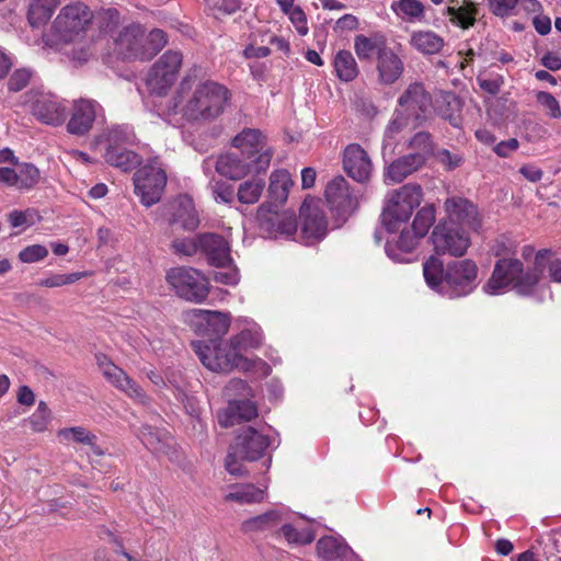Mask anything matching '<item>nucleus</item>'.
I'll return each instance as SVG.
<instances>
[{
	"label": "nucleus",
	"mask_w": 561,
	"mask_h": 561,
	"mask_svg": "<svg viewBox=\"0 0 561 561\" xmlns=\"http://www.w3.org/2000/svg\"><path fill=\"white\" fill-rule=\"evenodd\" d=\"M239 332L227 341H196L193 350L202 364L215 373H230L233 369L251 371L256 367L267 368L260 358H251L248 353L261 346L263 335L261 328L253 320L239 318L236 320Z\"/></svg>",
	"instance_id": "f257e3e1"
},
{
	"label": "nucleus",
	"mask_w": 561,
	"mask_h": 561,
	"mask_svg": "<svg viewBox=\"0 0 561 561\" xmlns=\"http://www.w3.org/2000/svg\"><path fill=\"white\" fill-rule=\"evenodd\" d=\"M193 81L185 77L180 82L174 96L165 105H157V114L174 126L181 119L188 122H211L227 108L230 91L215 81H205L192 90Z\"/></svg>",
	"instance_id": "f03ea898"
},
{
	"label": "nucleus",
	"mask_w": 561,
	"mask_h": 561,
	"mask_svg": "<svg viewBox=\"0 0 561 561\" xmlns=\"http://www.w3.org/2000/svg\"><path fill=\"white\" fill-rule=\"evenodd\" d=\"M426 284L437 293L457 298L467 296L477 286L478 266L469 259L453 261L444 267L443 262L431 256L423 265Z\"/></svg>",
	"instance_id": "7ed1b4c3"
},
{
	"label": "nucleus",
	"mask_w": 561,
	"mask_h": 561,
	"mask_svg": "<svg viewBox=\"0 0 561 561\" xmlns=\"http://www.w3.org/2000/svg\"><path fill=\"white\" fill-rule=\"evenodd\" d=\"M549 255L548 249L536 252L534 265L526 272L517 259L499 260L483 290L489 295H499L513 287L522 295H529L541 279Z\"/></svg>",
	"instance_id": "20e7f679"
},
{
	"label": "nucleus",
	"mask_w": 561,
	"mask_h": 561,
	"mask_svg": "<svg viewBox=\"0 0 561 561\" xmlns=\"http://www.w3.org/2000/svg\"><path fill=\"white\" fill-rule=\"evenodd\" d=\"M422 198L423 191L419 184H405L390 192L381 214L386 230L393 233L405 225L413 210L420 206Z\"/></svg>",
	"instance_id": "39448f33"
},
{
	"label": "nucleus",
	"mask_w": 561,
	"mask_h": 561,
	"mask_svg": "<svg viewBox=\"0 0 561 561\" xmlns=\"http://www.w3.org/2000/svg\"><path fill=\"white\" fill-rule=\"evenodd\" d=\"M94 19L93 11L82 1L62 7L54 21V30L64 43L83 36Z\"/></svg>",
	"instance_id": "423d86ee"
},
{
	"label": "nucleus",
	"mask_w": 561,
	"mask_h": 561,
	"mask_svg": "<svg viewBox=\"0 0 561 561\" xmlns=\"http://www.w3.org/2000/svg\"><path fill=\"white\" fill-rule=\"evenodd\" d=\"M167 184V172L159 157L148 159L134 175L135 193L144 206L157 204Z\"/></svg>",
	"instance_id": "0eeeda50"
},
{
	"label": "nucleus",
	"mask_w": 561,
	"mask_h": 561,
	"mask_svg": "<svg viewBox=\"0 0 561 561\" xmlns=\"http://www.w3.org/2000/svg\"><path fill=\"white\" fill-rule=\"evenodd\" d=\"M183 56L178 50H167L149 69L146 87L151 95L163 96L178 80Z\"/></svg>",
	"instance_id": "6e6552de"
},
{
	"label": "nucleus",
	"mask_w": 561,
	"mask_h": 561,
	"mask_svg": "<svg viewBox=\"0 0 561 561\" xmlns=\"http://www.w3.org/2000/svg\"><path fill=\"white\" fill-rule=\"evenodd\" d=\"M167 282L176 295L187 301L202 302L209 293L208 279L193 267H173L167 273Z\"/></svg>",
	"instance_id": "1a4fd4ad"
},
{
	"label": "nucleus",
	"mask_w": 561,
	"mask_h": 561,
	"mask_svg": "<svg viewBox=\"0 0 561 561\" xmlns=\"http://www.w3.org/2000/svg\"><path fill=\"white\" fill-rule=\"evenodd\" d=\"M232 146L240 154L254 164L256 172L265 171L271 163L274 151L267 145L266 137L255 128L242 129L232 140Z\"/></svg>",
	"instance_id": "9d476101"
},
{
	"label": "nucleus",
	"mask_w": 561,
	"mask_h": 561,
	"mask_svg": "<svg viewBox=\"0 0 561 561\" xmlns=\"http://www.w3.org/2000/svg\"><path fill=\"white\" fill-rule=\"evenodd\" d=\"M431 240L437 254L455 257L465 255L471 244L470 236L463 227L443 221L434 228Z\"/></svg>",
	"instance_id": "9b49d317"
},
{
	"label": "nucleus",
	"mask_w": 561,
	"mask_h": 561,
	"mask_svg": "<svg viewBox=\"0 0 561 561\" xmlns=\"http://www.w3.org/2000/svg\"><path fill=\"white\" fill-rule=\"evenodd\" d=\"M300 216L301 237L306 244H312L325 237L328 221L319 199L306 198L300 207Z\"/></svg>",
	"instance_id": "f8f14e48"
},
{
	"label": "nucleus",
	"mask_w": 561,
	"mask_h": 561,
	"mask_svg": "<svg viewBox=\"0 0 561 561\" xmlns=\"http://www.w3.org/2000/svg\"><path fill=\"white\" fill-rule=\"evenodd\" d=\"M98 365L105 379L134 401L146 404L148 397L144 389L122 368L113 364L105 355L96 356Z\"/></svg>",
	"instance_id": "ddd939ff"
},
{
	"label": "nucleus",
	"mask_w": 561,
	"mask_h": 561,
	"mask_svg": "<svg viewBox=\"0 0 561 561\" xmlns=\"http://www.w3.org/2000/svg\"><path fill=\"white\" fill-rule=\"evenodd\" d=\"M27 103L33 115L42 123L58 126L66 119L67 106L54 94L34 92L30 94Z\"/></svg>",
	"instance_id": "4468645a"
},
{
	"label": "nucleus",
	"mask_w": 561,
	"mask_h": 561,
	"mask_svg": "<svg viewBox=\"0 0 561 561\" xmlns=\"http://www.w3.org/2000/svg\"><path fill=\"white\" fill-rule=\"evenodd\" d=\"M331 209L340 217H347L357 208L358 201L347 181L339 175L332 179L324 192Z\"/></svg>",
	"instance_id": "2eb2a0df"
},
{
	"label": "nucleus",
	"mask_w": 561,
	"mask_h": 561,
	"mask_svg": "<svg viewBox=\"0 0 561 561\" xmlns=\"http://www.w3.org/2000/svg\"><path fill=\"white\" fill-rule=\"evenodd\" d=\"M444 208L447 216L445 222L474 231L481 227L477 206L467 198L451 196L445 201Z\"/></svg>",
	"instance_id": "dca6fc26"
},
{
	"label": "nucleus",
	"mask_w": 561,
	"mask_h": 561,
	"mask_svg": "<svg viewBox=\"0 0 561 561\" xmlns=\"http://www.w3.org/2000/svg\"><path fill=\"white\" fill-rule=\"evenodd\" d=\"M400 111L414 121L425 118L426 113L432 106V99L424 85L420 82H413L408 85L398 100Z\"/></svg>",
	"instance_id": "f3484780"
},
{
	"label": "nucleus",
	"mask_w": 561,
	"mask_h": 561,
	"mask_svg": "<svg viewBox=\"0 0 561 561\" xmlns=\"http://www.w3.org/2000/svg\"><path fill=\"white\" fill-rule=\"evenodd\" d=\"M270 437L252 426L241 428L236 437L233 448L241 459L255 461L262 458L270 447Z\"/></svg>",
	"instance_id": "a211bd4d"
},
{
	"label": "nucleus",
	"mask_w": 561,
	"mask_h": 561,
	"mask_svg": "<svg viewBox=\"0 0 561 561\" xmlns=\"http://www.w3.org/2000/svg\"><path fill=\"white\" fill-rule=\"evenodd\" d=\"M145 31L138 24L123 28L115 38V50L124 59L144 60Z\"/></svg>",
	"instance_id": "6ab92c4d"
},
{
	"label": "nucleus",
	"mask_w": 561,
	"mask_h": 561,
	"mask_svg": "<svg viewBox=\"0 0 561 561\" xmlns=\"http://www.w3.org/2000/svg\"><path fill=\"white\" fill-rule=\"evenodd\" d=\"M192 314L197 330L205 336L221 337L231 324L230 313L227 312L194 309Z\"/></svg>",
	"instance_id": "aec40b11"
},
{
	"label": "nucleus",
	"mask_w": 561,
	"mask_h": 561,
	"mask_svg": "<svg viewBox=\"0 0 561 561\" xmlns=\"http://www.w3.org/2000/svg\"><path fill=\"white\" fill-rule=\"evenodd\" d=\"M343 164L346 173L357 182L367 181L371 174V161L357 144H351L345 148Z\"/></svg>",
	"instance_id": "412c9836"
},
{
	"label": "nucleus",
	"mask_w": 561,
	"mask_h": 561,
	"mask_svg": "<svg viewBox=\"0 0 561 561\" xmlns=\"http://www.w3.org/2000/svg\"><path fill=\"white\" fill-rule=\"evenodd\" d=\"M99 104L91 100H79L73 104L72 115L67 124L71 135L83 136L90 131L96 116Z\"/></svg>",
	"instance_id": "4be33fe9"
},
{
	"label": "nucleus",
	"mask_w": 561,
	"mask_h": 561,
	"mask_svg": "<svg viewBox=\"0 0 561 561\" xmlns=\"http://www.w3.org/2000/svg\"><path fill=\"white\" fill-rule=\"evenodd\" d=\"M201 253H203L208 262L217 267H225L231 263L230 244L221 236L216 233L201 234Z\"/></svg>",
	"instance_id": "5701e85b"
},
{
	"label": "nucleus",
	"mask_w": 561,
	"mask_h": 561,
	"mask_svg": "<svg viewBox=\"0 0 561 561\" xmlns=\"http://www.w3.org/2000/svg\"><path fill=\"white\" fill-rule=\"evenodd\" d=\"M172 218L170 225L179 224L184 230H195L199 225L198 214L193 198L187 194L179 195L170 204Z\"/></svg>",
	"instance_id": "b1692460"
},
{
	"label": "nucleus",
	"mask_w": 561,
	"mask_h": 561,
	"mask_svg": "<svg viewBox=\"0 0 561 561\" xmlns=\"http://www.w3.org/2000/svg\"><path fill=\"white\" fill-rule=\"evenodd\" d=\"M378 80L382 84H392L400 79L404 71L402 58L387 47L381 50L377 58Z\"/></svg>",
	"instance_id": "393cba45"
},
{
	"label": "nucleus",
	"mask_w": 561,
	"mask_h": 561,
	"mask_svg": "<svg viewBox=\"0 0 561 561\" xmlns=\"http://www.w3.org/2000/svg\"><path fill=\"white\" fill-rule=\"evenodd\" d=\"M216 171L230 180H240L249 173H257L254 164L244 157L236 153H224L217 158L215 164Z\"/></svg>",
	"instance_id": "a878e982"
},
{
	"label": "nucleus",
	"mask_w": 561,
	"mask_h": 561,
	"mask_svg": "<svg viewBox=\"0 0 561 561\" xmlns=\"http://www.w3.org/2000/svg\"><path fill=\"white\" fill-rule=\"evenodd\" d=\"M257 416L256 405L249 399L230 400L222 414L219 415V423L224 427H230L243 421H251Z\"/></svg>",
	"instance_id": "bb28decb"
},
{
	"label": "nucleus",
	"mask_w": 561,
	"mask_h": 561,
	"mask_svg": "<svg viewBox=\"0 0 561 561\" xmlns=\"http://www.w3.org/2000/svg\"><path fill=\"white\" fill-rule=\"evenodd\" d=\"M317 554L323 561H347L353 551L342 538L325 536L317 542Z\"/></svg>",
	"instance_id": "cd10ccee"
},
{
	"label": "nucleus",
	"mask_w": 561,
	"mask_h": 561,
	"mask_svg": "<svg viewBox=\"0 0 561 561\" xmlns=\"http://www.w3.org/2000/svg\"><path fill=\"white\" fill-rule=\"evenodd\" d=\"M421 239L413 229L404 228L396 241H387L386 253L394 262H407L405 255L417 247Z\"/></svg>",
	"instance_id": "c85d7f7f"
},
{
	"label": "nucleus",
	"mask_w": 561,
	"mask_h": 561,
	"mask_svg": "<svg viewBox=\"0 0 561 561\" xmlns=\"http://www.w3.org/2000/svg\"><path fill=\"white\" fill-rule=\"evenodd\" d=\"M446 12L454 25L467 30L474 25L478 8L472 0H449Z\"/></svg>",
	"instance_id": "c756f323"
},
{
	"label": "nucleus",
	"mask_w": 561,
	"mask_h": 561,
	"mask_svg": "<svg viewBox=\"0 0 561 561\" xmlns=\"http://www.w3.org/2000/svg\"><path fill=\"white\" fill-rule=\"evenodd\" d=\"M424 164L423 153H410L393 161L385 174L386 181L391 183L402 182L411 173Z\"/></svg>",
	"instance_id": "7c9ffc66"
},
{
	"label": "nucleus",
	"mask_w": 561,
	"mask_h": 561,
	"mask_svg": "<svg viewBox=\"0 0 561 561\" xmlns=\"http://www.w3.org/2000/svg\"><path fill=\"white\" fill-rule=\"evenodd\" d=\"M60 5V0H30L26 18L33 28L45 26L56 9Z\"/></svg>",
	"instance_id": "2f4dec72"
},
{
	"label": "nucleus",
	"mask_w": 561,
	"mask_h": 561,
	"mask_svg": "<svg viewBox=\"0 0 561 561\" xmlns=\"http://www.w3.org/2000/svg\"><path fill=\"white\" fill-rule=\"evenodd\" d=\"M267 485L255 486L253 484H236L225 495V501L239 504H254L263 502L267 496Z\"/></svg>",
	"instance_id": "473e14b6"
},
{
	"label": "nucleus",
	"mask_w": 561,
	"mask_h": 561,
	"mask_svg": "<svg viewBox=\"0 0 561 561\" xmlns=\"http://www.w3.org/2000/svg\"><path fill=\"white\" fill-rule=\"evenodd\" d=\"M278 534L289 545L297 546L311 543L316 537L314 530L310 526L305 525L302 518H297L291 523H282Z\"/></svg>",
	"instance_id": "72a5a7b5"
},
{
	"label": "nucleus",
	"mask_w": 561,
	"mask_h": 561,
	"mask_svg": "<svg viewBox=\"0 0 561 561\" xmlns=\"http://www.w3.org/2000/svg\"><path fill=\"white\" fill-rule=\"evenodd\" d=\"M139 437L142 444L156 454H168L172 443V437L168 432L154 428L150 425H144L141 427Z\"/></svg>",
	"instance_id": "f704fd0d"
},
{
	"label": "nucleus",
	"mask_w": 561,
	"mask_h": 561,
	"mask_svg": "<svg viewBox=\"0 0 561 561\" xmlns=\"http://www.w3.org/2000/svg\"><path fill=\"white\" fill-rule=\"evenodd\" d=\"M271 236L290 238L297 231V221L293 213L273 214L265 221Z\"/></svg>",
	"instance_id": "c9c22d12"
},
{
	"label": "nucleus",
	"mask_w": 561,
	"mask_h": 561,
	"mask_svg": "<svg viewBox=\"0 0 561 561\" xmlns=\"http://www.w3.org/2000/svg\"><path fill=\"white\" fill-rule=\"evenodd\" d=\"M283 522L284 514L279 510H271L244 520L241 529L244 533L265 531L276 528Z\"/></svg>",
	"instance_id": "e433bc0d"
},
{
	"label": "nucleus",
	"mask_w": 561,
	"mask_h": 561,
	"mask_svg": "<svg viewBox=\"0 0 561 561\" xmlns=\"http://www.w3.org/2000/svg\"><path fill=\"white\" fill-rule=\"evenodd\" d=\"M386 41L382 35L374 36L357 35L354 38V50L359 60H370L374 55L379 56L386 49Z\"/></svg>",
	"instance_id": "4c0bfd02"
},
{
	"label": "nucleus",
	"mask_w": 561,
	"mask_h": 561,
	"mask_svg": "<svg viewBox=\"0 0 561 561\" xmlns=\"http://www.w3.org/2000/svg\"><path fill=\"white\" fill-rule=\"evenodd\" d=\"M57 436L60 440L66 443L75 442L90 446L93 454L96 456L103 455V450L96 445V436L85 427L73 426L61 428L58 431Z\"/></svg>",
	"instance_id": "58836bf2"
},
{
	"label": "nucleus",
	"mask_w": 561,
	"mask_h": 561,
	"mask_svg": "<svg viewBox=\"0 0 561 561\" xmlns=\"http://www.w3.org/2000/svg\"><path fill=\"white\" fill-rule=\"evenodd\" d=\"M335 76L343 82H351L359 73L358 65L350 50H339L333 58Z\"/></svg>",
	"instance_id": "ea45409f"
},
{
	"label": "nucleus",
	"mask_w": 561,
	"mask_h": 561,
	"mask_svg": "<svg viewBox=\"0 0 561 561\" xmlns=\"http://www.w3.org/2000/svg\"><path fill=\"white\" fill-rule=\"evenodd\" d=\"M293 184L291 175L287 170L280 169L272 172L268 185L270 197L275 203L286 202Z\"/></svg>",
	"instance_id": "a19ab883"
},
{
	"label": "nucleus",
	"mask_w": 561,
	"mask_h": 561,
	"mask_svg": "<svg viewBox=\"0 0 561 561\" xmlns=\"http://www.w3.org/2000/svg\"><path fill=\"white\" fill-rule=\"evenodd\" d=\"M410 43L413 48L425 55L437 54L444 46V39L433 31L413 32Z\"/></svg>",
	"instance_id": "79ce46f5"
},
{
	"label": "nucleus",
	"mask_w": 561,
	"mask_h": 561,
	"mask_svg": "<svg viewBox=\"0 0 561 561\" xmlns=\"http://www.w3.org/2000/svg\"><path fill=\"white\" fill-rule=\"evenodd\" d=\"M105 161L125 172L133 170L139 164V157L127 148H106L104 154Z\"/></svg>",
	"instance_id": "37998d69"
},
{
	"label": "nucleus",
	"mask_w": 561,
	"mask_h": 561,
	"mask_svg": "<svg viewBox=\"0 0 561 561\" xmlns=\"http://www.w3.org/2000/svg\"><path fill=\"white\" fill-rule=\"evenodd\" d=\"M103 137L107 142L106 148H126L136 139L133 128L127 124L112 126Z\"/></svg>",
	"instance_id": "c03bdc74"
},
{
	"label": "nucleus",
	"mask_w": 561,
	"mask_h": 561,
	"mask_svg": "<svg viewBox=\"0 0 561 561\" xmlns=\"http://www.w3.org/2000/svg\"><path fill=\"white\" fill-rule=\"evenodd\" d=\"M13 167L16 173V190L28 191L39 182L41 172L33 163L19 160Z\"/></svg>",
	"instance_id": "a18cd8bd"
},
{
	"label": "nucleus",
	"mask_w": 561,
	"mask_h": 561,
	"mask_svg": "<svg viewBox=\"0 0 561 561\" xmlns=\"http://www.w3.org/2000/svg\"><path fill=\"white\" fill-rule=\"evenodd\" d=\"M392 11L409 22L422 21L425 15L424 5L419 0H398L391 4Z\"/></svg>",
	"instance_id": "49530a36"
},
{
	"label": "nucleus",
	"mask_w": 561,
	"mask_h": 561,
	"mask_svg": "<svg viewBox=\"0 0 561 561\" xmlns=\"http://www.w3.org/2000/svg\"><path fill=\"white\" fill-rule=\"evenodd\" d=\"M265 187V181L260 178H254L244 181L239 185L237 198L239 203L252 205L259 202Z\"/></svg>",
	"instance_id": "de8ad7c7"
},
{
	"label": "nucleus",
	"mask_w": 561,
	"mask_h": 561,
	"mask_svg": "<svg viewBox=\"0 0 561 561\" xmlns=\"http://www.w3.org/2000/svg\"><path fill=\"white\" fill-rule=\"evenodd\" d=\"M436 210L434 205H425L417 213L412 224V229L421 238L425 237L435 222Z\"/></svg>",
	"instance_id": "09e8293b"
},
{
	"label": "nucleus",
	"mask_w": 561,
	"mask_h": 561,
	"mask_svg": "<svg viewBox=\"0 0 561 561\" xmlns=\"http://www.w3.org/2000/svg\"><path fill=\"white\" fill-rule=\"evenodd\" d=\"M144 60L152 58L167 44V35L162 30L154 28L149 34H145Z\"/></svg>",
	"instance_id": "8fccbe9b"
},
{
	"label": "nucleus",
	"mask_w": 561,
	"mask_h": 561,
	"mask_svg": "<svg viewBox=\"0 0 561 561\" xmlns=\"http://www.w3.org/2000/svg\"><path fill=\"white\" fill-rule=\"evenodd\" d=\"M50 410L46 402L39 401L35 412L24 422H27L33 432L41 433L47 430L50 423Z\"/></svg>",
	"instance_id": "3c124183"
},
{
	"label": "nucleus",
	"mask_w": 561,
	"mask_h": 561,
	"mask_svg": "<svg viewBox=\"0 0 561 561\" xmlns=\"http://www.w3.org/2000/svg\"><path fill=\"white\" fill-rule=\"evenodd\" d=\"M209 188L214 199L221 204H231L234 201L233 186L221 180H211Z\"/></svg>",
	"instance_id": "603ef678"
},
{
	"label": "nucleus",
	"mask_w": 561,
	"mask_h": 561,
	"mask_svg": "<svg viewBox=\"0 0 561 561\" xmlns=\"http://www.w3.org/2000/svg\"><path fill=\"white\" fill-rule=\"evenodd\" d=\"M41 216L34 208H27L25 210H12L8 215V220L13 228L22 226H32L38 221Z\"/></svg>",
	"instance_id": "864d4df0"
},
{
	"label": "nucleus",
	"mask_w": 561,
	"mask_h": 561,
	"mask_svg": "<svg viewBox=\"0 0 561 561\" xmlns=\"http://www.w3.org/2000/svg\"><path fill=\"white\" fill-rule=\"evenodd\" d=\"M201 234L193 238L175 239L172 242V249L176 254L192 256L201 252Z\"/></svg>",
	"instance_id": "5fc2aeb1"
},
{
	"label": "nucleus",
	"mask_w": 561,
	"mask_h": 561,
	"mask_svg": "<svg viewBox=\"0 0 561 561\" xmlns=\"http://www.w3.org/2000/svg\"><path fill=\"white\" fill-rule=\"evenodd\" d=\"M84 276L83 273L76 272L70 274H53L38 282V286L54 288L73 284Z\"/></svg>",
	"instance_id": "6e6d98bb"
},
{
	"label": "nucleus",
	"mask_w": 561,
	"mask_h": 561,
	"mask_svg": "<svg viewBox=\"0 0 561 561\" xmlns=\"http://www.w3.org/2000/svg\"><path fill=\"white\" fill-rule=\"evenodd\" d=\"M537 102L547 111L552 118L561 117V107L558 100L549 92L540 91L536 95Z\"/></svg>",
	"instance_id": "4d7b16f0"
},
{
	"label": "nucleus",
	"mask_w": 561,
	"mask_h": 561,
	"mask_svg": "<svg viewBox=\"0 0 561 561\" xmlns=\"http://www.w3.org/2000/svg\"><path fill=\"white\" fill-rule=\"evenodd\" d=\"M48 255V250L42 244H32L24 248L19 253V259L23 263H35L44 260Z\"/></svg>",
	"instance_id": "13d9d810"
},
{
	"label": "nucleus",
	"mask_w": 561,
	"mask_h": 561,
	"mask_svg": "<svg viewBox=\"0 0 561 561\" xmlns=\"http://www.w3.org/2000/svg\"><path fill=\"white\" fill-rule=\"evenodd\" d=\"M220 268L221 270L216 271L213 275L215 282L229 286H236L239 283L240 275L236 267H231L230 264H228Z\"/></svg>",
	"instance_id": "bf43d9fd"
},
{
	"label": "nucleus",
	"mask_w": 561,
	"mask_h": 561,
	"mask_svg": "<svg viewBox=\"0 0 561 561\" xmlns=\"http://www.w3.org/2000/svg\"><path fill=\"white\" fill-rule=\"evenodd\" d=\"M410 147L415 150L414 153H423V161L425 162L426 156L432 151V140L427 133H417L410 141Z\"/></svg>",
	"instance_id": "052dcab7"
},
{
	"label": "nucleus",
	"mask_w": 561,
	"mask_h": 561,
	"mask_svg": "<svg viewBox=\"0 0 561 561\" xmlns=\"http://www.w3.org/2000/svg\"><path fill=\"white\" fill-rule=\"evenodd\" d=\"M480 88L489 94H497L504 83V79L500 75L491 77H482L481 75L477 78Z\"/></svg>",
	"instance_id": "680f3d73"
},
{
	"label": "nucleus",
	"mask_w": 561,
	"mask_h": 561,
	"mask_svg": "<svg viewBox=\"0 0 561 561\" xmlns=\"http://www.w3.org/2000/svg\"><path fill=\"white\" fill-rule=\"evenodd\" d=\"M225 392L228 397L232 396H241L249 397L252 396V390L249 385L239 378L231 379L225 388Z\"/></svg>",
	"instance_id": "e2e57ef3"
},
{
	"label": "nucleus",
	"mask_w": 561,
	"mask_h": 561,
	"mask_svg": "<svg viewBox=\"0 0 561 561\" xmlns=\"http://www.w3.org/2000/svg\"><path fill=\"white\" fill-rule=\"evenodd\" d=\"M31 79V72L26 69H20L12 73L9 79L8 85L9 90L13 92H19L24 89Z\"/></svg>",
	"instance_id": "0e129e2a"
},
{
	"label": "nucleus",
	"mask_w": 561,
	"mask_h": 561,
	"mask_svg": "<svg viewBox=\"0 0 561 561\" xmlns=\"http://www.w3.org/2000/svg\"><path fill=\"white\" fill-rule=\"evenodd\" d=\"M287 16L289 18L299 35L305 36L308 34L309 27L307 23V16L300 7L291 12H288Z\"/></svg>",
	"instance_id": "69168bd1"
},
{
	"label": "nucleus",
	"mask_w": 561,
	"mask_h": 561,
	"mask_svg": "<svg viewBox=\"0 0 561 561\" xmlns=\"http://www.w3.org/2000/svg\"><path fill=\"white\" fill-rule=\"evenodd\" d=\"M233 451L229 453L225 460V467L226 470L236 477H242L247 473L243 465L238 460V458H241L239 454H237L236 448H233Z\"/></svg>",
	"instance_id": "338daca9"
},
{
	"label": "nucleus",
	"mask_w": 561,
	"mask_h": 561,
	"mask_svg": "<svg viewBox=\"0 0 561 561\" xmlns=\"http://www.w3.org/2000/svg\"><path fill=\"white\" fill-rule=\"evenodd\" d=\"M208 5L225 14H232L240 9L239 0H206Z\"/></svg>",
	"instance_id": "774afa93"
}]
</instances>
